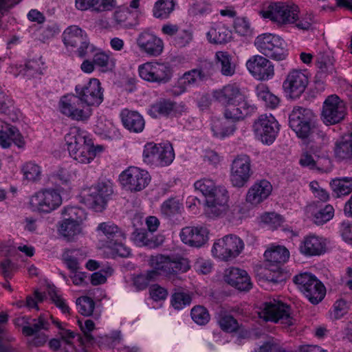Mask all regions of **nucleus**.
Instances as JSON below:
<instances>
[{"mask_svg":"<svg viewBox=\"0 0 352 352\" xmlns=\"http://www.w3.org/2000/svg\"><path fill=\"white\" fill-rule=\"evenodd\" d=\"M214 98L224 107V117L227 120L238 122L252 115L256 107L249 102L236 85H227L215 91Z\"/></svg>","mask_w":352,"mask_h":352,"instance_id":"1","label":"nucleus"},{"mask_svg":"<svg viewBox=\"0 0 352 352\" xmlns=\"http://www.w3.org/2000/svg\"><path fill=\"white\" fill-rule=\"evenodd\" d=\"M289 124L296 135L306 139L317 131L316 116L314 112L307 108L294 107L289 116Z\"/></svg>","mask_w":352,"mask_h":352,"instance_id":"2","label":"nucleus"},{"mask_svg":"<svg viewBox=\"0 0 352 352\" xmlns=\"http://www.w3.org/2000/svg\"><path fill=\"white\" fill-rule=\"evenodd\" d=\"M149 264L153 270L148 271L150 278H157L159 275H170L179 272H186L188 265L183 258H175L162 254L151 256Z\"/></svg>","mask_w":352,"mask_h":352,"instance_id":"3","label":"nucleus"},{"mask_svg":"<svg viewBox=\"0 0 352 352\" xmlns=\"http://www.w3.org/2000/svg\"><path fill=\"white\" fill-rule=\"evenodd\" d=\"M254 45L261 53L272 59L282 60L287 56L286 44L278 35L269 33L258 35Z\"/></svg>","mask_w":352,"mask_h":352,"instance_id":"4","label":"nucleus"},{"mask_svg":"<svg viewBox=\"0 0 352 352\" xmlns=\"http://www.w3.org/2000/svg\"><path fill=\"white\" fill-rule=\"evenodd\" d=\"M258 314L260 318L265 321L280 322L287 327L292 326L296 322V320L292 316L291 307L274 299L265 302Z\"/></svg>","mask_w":352,"mask_h":352,"instance_id":"5","label":"nucleus"},{"mask_svg":"<svg viewBox=\"0 0 352 352\" xmlns=\"http://www.w3.org/2000/svg\"><path fill=\"white\" fill-rule=\"evenodd\" d=\"M175 158L173 148L170 142L155 144L148 142L143 151V160L148 164L166 166L170 164Z\"/></svg>","mask_w":352,"mask_h":352,"instance_id":"6","label":"nucleus"},{"mask_svg":"<svg viewBox=\"0 0 352 352\" xmlns=\"http://www.w3.org/2000/svg\"><path fill=\"white\" fill-rule=\"evenodd\" d=\"M298 12V7L294 4L277 2L269 5L261 14L263 18L282 25L296 22Z\"/></svg>","mask_w":352,"mask_h":352,"instance_id":"7","label":"nucleus"},{"mask_svg":"<svg viewBox=\"0 0 352 352\" xmlns=\"http://www.w3.org/2000/svg\"><path fill=\"white\" fill-rule=\"evenodd\" d=\"M29 204L33 212L50 213L61 205L62 197L56 190L45 188L32 195Z\"/></svg>","mask_w":352,"mask_h":352,"instance_id":"8","label":"nucleus"},{"mask_svg":"<svg viewBox=\"0 0 352 352\" xmlns=\"http://www.w3.org/2000/svg\"><path fill=\"white\" fill-rule=\"evenodd\" d=\"M59 108L63 115L76 121H86L92 115L91 108L87 107L76 94L62 97Z\"/></svg>","mask_w":352,"mask_h":352,"instance_id":"9","label":"nucleus"},{"mask_svg":"<svg viewBox=\"0 0 352 352\" xmlns=\"http://www.w3.org/2000/svg\"><path fill=\"white\" fill-rule=\"evenodd\" d=\"M244 248V243L239 236L228 234L214 243L212 253L222 261H228L239 256Z\"/></svg>","mask_w":352,"mask_h":352,"instance_id":"10","label":"nucleus"},{"mask_svg":"<svg viewBox=\"0 0 352 352\" xmlns=\"http://www.w3.org/2000/svg\"><path fill=\"white\" fill-rule=\"evenodd\" d=\"M253 131L256 138L263 144L270 145L279 133L280 124L272 114H263L254 121Z\"/></svg>","mask_w":352,"mask_h":352,"instance_id":"11","label":"nucleus"},{"mask_svg":"<svg viewBox=\"0 0 352 352\" xmlns=\"http://www.w3.org/2000/svg\"><path fill=\"white\" fill-rule=\"evenodd\" d=\"M138 72L143 80L157 84H166L173 76V69L169 65L157 62H147L139 65Z\"/></svg>","mask_w":352,"mask_h":352,"instance_id":"12","label":"nucleus"},{"mask_svg":"<svg viewBox=\"0 0 352 352\" xmlns=\"http://www.w3.org/2000/svg\"><path fill=\"white\" fill-rule=\"evenodd\" d=\"M113 192V187L110 182H98L89 188L84 197L85 204L97 212L102 211L105 208Z\"/></svg>","mask_w":352,"mask_h":352,"instance_id":"13","label":"nucleus"},{"mask_svg":"<svg viewBox=\"0 0 352 352\" xmlns=\"http://www.w3.org/2000/svg\"><path fill=\"white\" fill-rule=\"evenodd\" d=\"M252 173L250 157L244 154L239 155L231 164L230 182L234 187H243L250 180Z\"/></svg>","mask_w":352,"mask_h":352,"instance_id":"14","label":"nucleus"},{"mask_svg":"<svg viewBox=\"0 0 352 352\" xmlns=\"http://www.w3.org/2000/svg\"><path fill=\"white\" fill-rule=\"evenodd\" d=\"M120 180L126 190L139 192L148 186L151 177L146 170L130 166L120 174Z\"/></svg>","mask_w":352,"mask_h":352,"instance_id":"15","label":"nucleus"},{"mask_svg":"<svg viewBox=\"0 0 352 352\" xmlns=\"http://www.w3.org/2000/svg\"><path fill=\"white\" fill-rule=\"evenodd\" d=\"M76 94L87 107H98L103 101V89L100 81L91 78L85 85H77L75 87Z\"/></svg>","mask_w":352,"mask_h":352,"instance_id":"16","label":"nucleus"},{"mask_svg":"<svg viewBox=\"0 0 352 352\" xmlns=\"http://www.w3.org/2000/svg\"><path fill=\"white\" fill-rule=\"evenodd\" d=\"M63 41L67 48H77L80 57L86 56L90 48L87 34L76 25H71L63 32Z\"/></svg>","mask_w":352,"mask_h":352,"instance_id":"17","label":"nucleus"},{"mask_svg":"<svg viewBox=\"0 0 352 352\" xmlns=\"http://www.w3.org/2000/svg\"><path fill=\"white\" fill-rule=\"evenodd\" d=\"M135 43L140 51L149 56L157 57L164 50L163 41L149 30H144L140 32Z\"/></svg>","mask_w":352,"mask_h":352,"instance_id":"18","label":"nucleus"},{"mask_svg":"<svg viewBox=\"0 0 352 352\" xmlns=\"http://www.w3.org/2000/svg\"><path fill=\"white\" fill-rule=\"evenodd\" d=\"M345 116L344 104L338 96H329L323 104L322 118L327 125L335 124L340 122Z\"/></svg>","mask_w":352,"mask_h":352,"instance_id":"19","label":"nucleus"},{"mask_svg":"<svg viewBox=\"0 0 352 352\" xmlns=\"http://www.w3.org/2000/svg\"><path fill=\"white\" fill-rule=\"evenodd\" d=\"M228 191L224 187H219L213 196L206 199V213L211 218L223 216L228 210Z\"/></svg>","mask_w":352,"mask_h":352,"instance_id":"20","label":"nucleus"},{"mask_svg":"<svg viewBox=\"0 0 352 352\" xmlns=\"http://www.w3.org/2000/svg\"><path fill=\"white\" fill-rule=\"evenodd\" d=\"M246 67L250 73L260 80H268L274 75V65L260 55L250 57L246 63Z\"/></svg>","mask_w":352,"mask_h":352,"instance_id":"21","label":"nucleus"},{"mask_svg":"<svg viewBox=\"0 0 352 352\" xmlns=\"http://www.w3.org/2000/svg\"><path fill=\"white\" fill-rule=\"evenodd\" d=\"M308 85L307 74L298 69L291 71L283 82V87L292 98H298Z\"/></svg>","mask_w":352,"mask_h":352,"instance_id":"22","label":"nucleus"},{"mask_svg":"<svg viewBox=\"0 0 352 352\" xmlns=\"http://www.w3.org/2000/svg\"><path fill=\"white\" fill-rule=\"evenodd\" d=\"M185 110V106L177 104L170 99H160L148 109L149 115L155 118L179 116Z\"/></svg>","mask_w":352,"mask_h":352,"instance_id":"23","label":"nucleus"},{"mask_svg":"<svg viewBox=\"0 0 352 352\" xmlns=\"http://www.w3.org/2000/svg\"><path fill=\"white\" fill-rule=\"evenodd\" d=\"M327 250L325 238L315 234L305 236L300 245V252L308 256H320Z\"/></svg>","mask_w":352,"mask_h":352,"instance_id":"24","label":"nucleus"},{"mask_svg":"<svg viewBox=\"0 0 352 352\" xmlns=\"http://www.w3.org/2000/svg\"><path fill=\"white\" fill-rule=\"evenodd\" d=\"M181 240L192 247L200 248L208 240V231L204 227H185L180 232Z\"/></svg>","mask_w":352,"mask_h":352,"instance_id":"25","label":"nucleus"},{"mask_svg":"<svg viewBox=\"0 0 352 352\" xmlns=\"http://www.w3.org/2000/svg\"><path fill=\"white\" fill-rule=\"evenodd\" d=\"M272 191V186L268 181L256 182L248 190L246 201L252 205H258L265 200Z\"/></svg>","mask_w":352,"mask_h":352,"instance_id":"26","label":"nucleus"},{"mask_svg":"<svg viewBox=\"0 0 352 352\" xmlns=\"http://www.w3.org/2000/svg\"><path fill=\"white\" fill-rule=\"evenodd\" d=\"M225 280L241 291H248L252 287L250 278L247 272L237 267H230L226 270Z\"/></svg>","mask_w":352,"mask_h":352,"instance_id":"27","label":"nucleus"},{"mask_svg":"<svg viewBox=\"0 0 352 352\" xmlns=\"http://www.w3.org/2000/svg\"><path fill=\"white\" fill-rule=\"evenodd\" d=\"M65 141L69 155L76 149L83 146L85 144L92 141L89 138L87 131L79 127H71L69 132L65 136Z\"/></svg>","mask_w":352,"mask_h":352,"instance_id":"28","label":"nucleus"},{"mask_svg":"<svg viewBox=\"0 0 352 352\" xmlns=\"http://www.w3.org/2000/svg\"><path fill=\"white\" fill-rule=\"evenodd\" d=\"M12 144L19 148H23L25 140L18 129L6 124L0 130V146L3 148H8Z\"/></svg>","mask_w":352,"mask_h":352,"instance_id":"29","label":"nucleus"},{"mask_svg":"<svg viewBox=\"0 0 352 352\" xmlns=\"http://www.w3.org/2000/svg\"><path fill=\"white\" fill-rule=\"evenodd\" d=\"M120 116L123 125L130 131L140 133L143 131L145 122L138 112L124 109L122 111Z\"/></svg>","mask_w":352,"mask_h":352,"instance_id":"30","label":"nucleus"},{"mask_svg":"<svg viewBox=\"0 0 352 352\" xmlns=\"http://www.w3.org/2000/svg\"><path fill=\"white\" fill-rule=\"evenodd\" d=\"M204 72L197 69H193L185 72L177 82L176 87L179 89V93H184L188 89L197 85L204 78Z\"/></svg>","mask_w":352,"mask_h":352,"instance_id":"31","label":"nucleus"},{"mask_svg":"<svg viewBox=\"0 0 352 352\" xmlns=\"http://www.w3.org/2000/svg\"><path fill=\"white\" fill-rule=\"evenodd\" d=\"M313 154L308 153H303L300 159L299 163L302 166L307 167L309 169H320L321 166H328L330 160L325 152L322 151L321 154H318L313 150Z\"/></svg>","mask_w":352,"mask_h":352,"instance_id":"32","label":"nucleus"},{"mask_svg":"<svg viewBox=\"0 0 352 352\" xmlns=\"http://www.w3.org/2000/svg\"><path fill=\"white\" fill-rule=\"evenodd\" d=\"M102 150V147L100 146L95 148L93 142L91 141L78 149H76L70 156L79 163L89 164L95 158L96 153Z\"/></svg>","mask_w":352,"mask_h":352,"instance_id":"33","label":"nucleus"},{"mask_svg":"<svg viewBox=\"0 0 352 352\" xmlns=\"http://www.w3.org/2000/svg\"><path fill=\"white\" fill-rule=\"evenodd\" d=\"M97 230L106 238L107 245L116 240H124L125 236L122 231L111 222H103L98 225Z\"/></svg>","mask_w":352,"mask_h":352,"instance_id":"34","label":"nucleus"},{"mask_svg":"<svg viewBox=\"0 0 352 352\" xmlns=\"http://www.w3.org/2000/svg\"><path fill=\"white\" fill-rule=\"evenodd\" d=\"M232 33L224 25L218 24L211 28L207 32V38L210 43L223 44L228 42Z\"/></svg>","mask_w":352,"mask_h":352,"instance_id":"35","label":"nucleus"},{"mask_svg":"<svg viewBox=\"0 0 352 352\" xmlns=\"http://www.w3.org/2000/svg\"><path fill=\"white\" fill-rule=\"evenodd\" d=\"M264 256L266 260L274 265L285 263L289 258V252L283 246H274L265 252Z\"/></svg>","mask_w":352,"mask_h":352,"instance_id":"36","label":"nucleus"},{"mask_svg":"<svg viewBox=\"0 0 352 352\" xmlns=\"http://www.w3.org/2000/svg\"><path fill=\"white\" fill-rule=\"evenodd\" d=\"M82 224L63 219L58 223V232L67 241H72L82 233Z\"/></svg>","mask_w":352,"mask_h":352,"instance_id":"37","label":"nucleus"},{"mask_svg":"<svg viewBox=\"0 0 352 352\" xmlns=\"http://www.w3.org/2000/svg\"><path fill=\"white\" fill-rule=\"evenodd\" d=\"M309 295L304 294L303 295L309 300V301L314 304L317 305L321 302L326 295V289L322 283L315 276L309 287Z\"/></svg>","mask_w":352,"mask_h":352,"instance_id":"38","label":"nucleus"},{"mask_svg":"<svg viewBox=\"0 0 352 352\" xmlns=\"http://www.w3.org/2000/svg\"><path fill=\"white\" fill-rule=\"evenodd\" d=\"M217 64L223 76H231L235 72V65L232 62V56L226 52H217L215 54Z\"/></svg>","mask_w":352,"mask_h":352,"instance_id":"39","label":"nucleus"},{"mask_svg":"<svg viewBox=\"0 0 352 352\" xmlns=\"http://www.w3.org/2000/svg\"><path fill=\"white\" fill-rule=\"evenodd\" d=\"M333 192L337 197L346 196L352 192V178H336L330 183Z\"/></svg>","mask_w":352,"mask_h":352,"instance_id":"40","label":"nucleus"},{"mask_svg":"<svg viewBox=\"0 0 352 352\" xmlns=\"http://www.w3.org/2000/svg\"><path fill=\"white\" fill-rule=\"evenodd\" d=\"M175 5V0H158L153 9V16L160 19L168 18L174 10Z\"/></svg>","mask_w":352,"mask_h":352,"instance_id":"41","label":"nucleus"},{"mask_svg":"<svg viewBox=\"0 0 352 352\" xmlns=\"http://www.w3.org/2000/svg\"><path fill=\"white\" fill-rule=\"evenodd\" d=\"M334 151L336 156L340 160L352 157V131L348 138H342L336 142Z\"/></svg>","mask_w":352,"mask_h":352,"instance_id":"42","label":"nucleus"},{"mask_svg":"<svg viewBox=\"0 0 352 352\" xmlns=\"http://www.w3.org/2000/svg\"><path fill=\"white\" fill-rule=\"evenodd\" d=\"M183 209L182 204L179 199L175 197L165 200L161 205L160 210L163 216L171 218L176 214H180Z\"/></svg>","mask_w":352,"mask_h":352,"instance_id":"43","label":"nucleus"},{"mask_svg":"<svg viewBox=\"0 0 352 352\" xmlns=\"http://www.w3.org/2000/svg\"><path fill=\"white\" fill-rule=\"evenodd\" d=\"M50 323L44 316H40L38 318L32 320L28 326L23 327V333L26 336H34L41 330L49 329Z\"/></svg>","mask_w":352,"mask_h":352,"instance_id":"44","label":"nucleus"},{"mask_svg":"<svg viewBox=\"0 0 352 352\" xmlns=\"http://www.w3.org/2000/svg\"><path fill=\"white\" fill-rule=\"evenodd\" d=\"M316 64L323 74H332L334 71L333 59L327 53L319 52L316 56Z\"/></svg>","mask_w":352,"mask_h":352,"instance_id":"45","label":"nucleus"},{"mask_svg":"<svg viewBox=\"0 0 352 352\" xmlns=\"http://www.w3.org/2000/svg\"><path fill=\"white\" fill-rule=\"evenodd\" d=\"M315 276V275L309 272H302L293 277V282L303 294H307L309 295L307 291H309V287L312 284Z\"/></svg>","mask_w":352,"mask_h":352,"instance_id":"46","label":"nucleus"},{"mask_svg":"<svg viewBox=\"0 0 352 352\" xmlns=\"http://www.w3.org/2000/svg\"><path fill=\"white\" fill-rule=\"evenodd\" d=\"M63 219L78 223L86 219L85 210L78 207H65L62 211Z\"/></svg>","mask_w":352,"mask_h":352,"instance_id":"47","label":"nucleus"},{"mask_svg":"<svg viewBox=\"0 0 352 352\" xmlns=\"http://www.w3.org/2000/svg\"><path fill=\"white\" fill-rule=\"evenodd\" d=\"M218 324L221 329L228 333L234 332L239 329L237 320L231 315L221 312L218 316Z\"/></svg>","mask_w":352,"mask_h":352,"instance_id":"48","label":"nucleus"},{"mask_svg":"<svg viewBox=\"0 0 352 352\" xmlns=\"http://www.w3.org/2000/svg\"><path fill=\"white\" fill-rule=\"evenodd\" d=\"M194 186L196 190H199L206 197V199L209 196H213L217 190L220 187H217L214 182L208 178H204L197 181Z\"/></svg>","mask_w":352,"mask_h":352,"instance_id":"49","label":"nucleus"},{"mask_svg":"<svg viewBox=\"0 0 352 352\" xmlns=\"http://www.w3.org/2000/svg\"><path fill=\"white\" fill-rule=\"evenodd\" d=\"M257 96L268 108L275 109L279 104L278 98L264 87L258 88Z\"/></svg>","mask_w":352,"mask_h":352,"instance_id":"50","label":"nucleus"},{"mask_svg":"<svg viewBox=\"0 0 352 352\" xmlns=\"http://www.w3.org/2000/svg\"><path fill=\"white\" fill-rule=\"evenodd\" d=\"M235 130L234 124H228V121H218L213 124L212 131L215 137L223 138L231 135Z\"/></svg>","mask_w":352,"mask_h":352,"instance_id":"51","label":"nucleus"},{"mask_svg":"<svg viewBox=\"0 0 352 352\" xmlns=\"http://www.w3.org/2000/svg\"><path fill=\"white\" fill-rule=\"evenodd\" d=\"M24 177L28 180L34 182L40 179L41 168L36 164L29 162L25 163L21 168Z\"/></svg>","mask_w":352,"mask_h":352,"instance_id":"52","label":"nucleus"},{"mask_svg":"<svg viewBox=\"0 0 352 352\" xmlns=\"http://www.w3.org/2000/svg\"><path fill=\"white\" fill-rule=\"evenodd\" d=\"M132 240L138 246H146L153 248L155 244L149 239L145 230L136 229L132 234Z\"/></svg>","mask_w":352,"mask_h":352,"instance_id":"53","label":"nucleus"},{"mask_svg":"<svg viewBox=\"0 0 352 352\" xmlns=\"http://www.w3.org/2000/svg\"><path fill=\"white\" fill-rule=\"evenodd\" d=\"M190 296L185 292H175L171 296V305L174 309L180 310L186 306L190 305L191 302Z\"/></svg>","mask_w":352,"mask_h":352,"instance_id":"54","label":"nucleus"},{"mask_svg":"<svg viewBox=\"0 0 352 352\" xmlns=\"http://www.w3.org/2000/svg\"><path fill=\"white\" fill-rule=\"evenodd\" d=\"M76 305L82 315L88 316L93 313L95 303L91 298L82 296L77 299Z\"/></svg>","mask_w":352,"mask_h":352,"instance_id":"55","label":"nucleus"},{"mask_svg":"<svg viewBox=\"0 0 352 352\" xmlns=\"http://www.w3.org/2000/svg\"><path fill=\"white\" fill-rule=\"evenodd\" d=\"M19 68V74L30 78L41 74L39 62L35 60L28 61L25 65H21Z\"/></svg>","mask_w":352,"mask_h":352,"instance_id":"56","label":"nucleus"},{"mask_svg":"<svg viewBox=\"0 0 352 352\" xmlns=\"http://www.w3.org/2000/svg\"><path fill=\"white\" fill-rule=\"evenodd\" d=\"M191 318L197 324L203 325L209 321L210 315L205 307L196 306L191 310Z\"/></svg>","mask_w":352,"mask_h":352,"instance_id":"57","label":"nucleus"},{"mask_svg":"<svg viewBox=\"0 0 352 352\" xmlns=\"http://www.w3.org/2000/svg\"><path fill=\"white\" fill-rule=\"evenodd\" d=\"M333 208L331 205H327L314 214V222L318 225L325 223L333 218Z\"/></svg>","mask_w":352,"mask_h":352,"instance_id":"58","label":"nucleus"},{"mask_svg":"<svg viewBox=\"0 0 352 352\" xmlns=\"http://www.w3.org/2000/svg\"><path fill=\"white\" fill-rule=\"evenodd\" d=\"M124 240H116L111 241L110 244L107 245L112 251V254L115 256H119L120 257H126L130 253V249L123 243Z\"/></svg>","mask_w":352,"mask_h":352,"instance_id":"59","label":"nucleus"},{"mask_svg":"<svg viewBox=\"0 0 352 352\" xmlns=\"http://www.w3.org/2000/svg\"><path fill=\"white\" fill-rule=\"evenodd\" d=\"M234 30L241 36H248L251 34L249 21L245 18H238L234 21Z\"/></svg>","mask_w":352,"mask_h":352,"instance_id":"60","label":"nucleus"},{"mask_svg":"<svg viewBox=\"0 0 352 352\" xmlns=\"http://www.w3.org/2000/svg\"><path fill=\"white\" fill-rule=\"evenodd\" d=\"M16 269V265L10 259H3L0 263V272L6 279L11 278Z\"/></svg>","mask_w":352,"mask_h":352,"instance_id":"61","label":"nucleus"},{"mask_svg":"<svg viewBox=\"0 0 352 352\" xmlns=\"http://www.w3.org/2000/svg\"><path fill=\"white\" fill-rule=\"evenodd\" d=\"M192 35L190 31L179 30L174 38L175 45L179 47H185L192 41Z\"/></svg>","mask_w":352,"mask_h":352,"instance_id":"62","label":"nucleus"},{"mask_svg":"<svg viewBox=\"0 0 352 352\" xmlns=\"http://www.w3.org/2000/svg\"><path fill=\"white\" fill-rule=\"evenodd\" d=\"M348 311L347 302L343 299H339L333 305V317L339 319L344 316Z\"/></svg>","mask_w":352,"mask_h":352,"instance_id":"63","label":"nucleus"},{"mask_svg":"<svg viewBox=\"0 0 352 352\" xmlns=\"http://www.w3.org/2000/svg\"><path fill=\"white\" fill-rule=\"evenodd\" d=\"M149 292L151 298L155 301L164 300L166 298L168 295L167 290L158 285H151L149 289Z\"/></svg>","mask_w":352,"mask_h":352,"instance_id":"64","label":"nucleus"}]
</instances>
